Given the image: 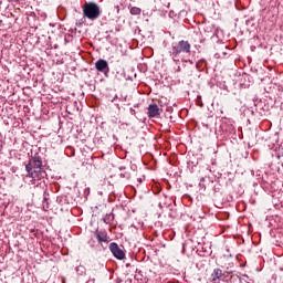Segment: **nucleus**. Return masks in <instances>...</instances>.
<instances>
[{
  "mask_svg": "<svg viewBox=\"0 0 283 283\" xmlns=\"http://www.w3.org/2000/svg\"><path fill=\"white\" fill-rule=\"evenodd\" d=\"M25 171L28 172L27 178H32V180H41V178H44L45 171H43L41 157L36 155L33 156L25 165Z\"/></svg>",
  "mask_w": 283,
  "mask_h": 283,
  "instance_id": "f257e3e1",
  "label": "nucleus"
},
{
  "mask_svg": "<svg viewBox=\"0 0 283 283\" xmlns=\"http://www.w3.org/2000/svg\"><path fill=\"white\" fill-rule=\"evenodd\" d=\"M169 54L176 63L182 59V54H191V43L186 40L175 42L169 50Z\"/></svg>",
  "mask_w": 283,
  "mask_h": 283,
  "instance_id": "f03ea898",
  "label": "nucleus"
},
{
  "mask_svg": "<svg viewBox=\"0 0 283 283\" xmlns=\"http://www.w3.org/2000/svg\"><path fill=\"white\" fill-rule=\"evenodd\" d=\"M84 19L96 21L101 17V7L96 2H85L82 7Z\"/></svg>",
  "mask_w": 283,
  "mask_h": 283,
  "instance_id": "7ed1b4c3",
  "label": "nucleus"
},
{
  "mask_svg": "<svg viewBox=\"0 0 283 283\" xmlns=\"http://www.w3.org/2000/svg\"><path fill=\"white\" fill-rule=\"evenodd\" d=\"M95 70L107 76L109 74V64L104 59H99L95 62Z\"/></svg>",
  "mask_w": 283,
  "mask_h": 283,
  "instance_id": "20e7f679",
  "label": "nucleus"
},
{
  "mask_svg": "<svg viewBox=\"0 0 283 283\" xmlns=\"http://www.w3.org/2000/svg\"><path fill=\"white\" fill-rule=\"evenodd\" d=\"M109 251L117 260H125V252L118 247L116 242L109 244Z\"/></svg>",
  "mask_w": 283,
  "mask_h": 283,
  "instance_id": "39448f33",
  "label": "nucleus"
},
{
  "mask_svg": "<svg viewBox=\"0 0 283 283\" xmlns=\"http://www.w3.org/2000/svg\"><path fill=\"white\" fill-rule=\"evenodd\" d=\"M222 277H224V273H222V270L220 268H217L212 271L210 275V282L220 283Z\"/></svg>",
  "mask_w": 283,
  "mask_h": 283,
  "instance_id": "423d86ee",
  "label": "nucleus"
},
{
  "mask_svg": "<svg viewBox=\"0 0 283 283\" xmlns=\"http://www.w3.org/2000/svg\"><path fill=\"white\" fill-rule=\"evenodd\" d=\"M95 238H96L98 244H103V242L105 244H109V237L107 235V232H105V231L96 230L95 231Z\"/></svg>",
  "mask_w": 283,
  "mask_h": 283,
  "instance_id": "0eeeda50",
  "label": "nucleus"
},
{
  "mask_svg": "<svg viewBox=\"0 0 283 283\" xmlns=\"http://www.w3.org/2000/svg\"><path fill=\"white\" fill-rule=\"evenodd\" d=\"M148 118H156V116H160V108L156 104H150L148 106Z\"/></svg>",
  "mask_w": 283,
  "mask_h": 283,
  "instance_id": "6e6552de",
  "label": "nucleus"
},
{
  "mask_svg": "<svg viewBox=\"0 0 283 283\" xmlns=\"http://www.w3.org/2000/svg\"><path fill=\"white\" fill-rule=\"evenodd\" d=\"M142 12H143V10L138 7L130 8V14H133L134 17L140 15Z\"/></svg>",
  "mask_w": 283,
  "mask_h": 283,
  "instance_id": "1a4fd4ad",
  "label": "nucleus"
},
{
  "mask_svg": "<svg viewBox=\"0 0 283 283\" xmlns=\"http://www.w3.org/2000/svg\"><path fill=\"white\" fill-rule=\"evenodd\" d=\"M103 220H104L105 224H109L111 222L114 221V213L106 214Z\"/></svg>",
  "mask_w": 283,
  "mask_h": 283,
  "instance_id": "9d476101",
  "label": "nucleus"
},
{
  "mask_svg": "<svg viewBox=\"0 0 283 283\" xmlns=\"http://www.w3.org/2000/svg\"><path fill=\"white\" fill-rule=\"evenodd\" d=\"M120 177H122V178H126L127 180H129V178H132V176L129 175V172L120 174Z\"/></svg>",
  "mask_w": 283,
  "mask_h": 283,
  "instance_id": "9b49d317",
  "label": "nucleus"
},
{
  "mask_svg": "<svg viewBox=\"0 0 283 283\" xmlns=\"http://www.w3.org/2000/svg\"><path fill=\"white\" fill-rule=\"evenodd\" d=\"M196 67H197V70H200V62L196 63Z\"/></svg>",
  "mask_w": 283,
  "mask_h": 283,
  "instance_id": "f8f14e48",
  "label": "nucleus"
},
{
  "mask_svg": "<svg viewBox=\"0 0 283 283\" xmlns=\"http://www.w3.org/2000/svg\"><path fill=\"white\" fill-rule=\"evenodd\" d=\"M188 63H190L191 65H193V61L189 60Z\"/></svg>",
  "mask_w": 283,
  "mask_h": 283,
  "instance_id": "ddd939ff",
  "label": "nucleus"
},
{
  "mask_svg": "<svg viewBox=\"0 0 283 283\" xmlns=\"http://www.w3.org/2000/svg\"><path fill=\"white\" fill-rule=\"evenodd\" d=\"M119 169H120V171H123V169H125V167H120Z\"/></svg>",
  "mask_w": 283,
  "mask_h": 283,
  "instance_id": "4468645a",
  "label": "nucleus"
},
{
  "mask_svg": "<svg viewBox=\"0 0 283 283\" xmlns=\"http://www.w3.org/2000/svg\"><path fill=\"white\" fill-rule=\"evenodd\" d=\"M138 182H143V179H138Z\"/></svg>",
  "mask_w": 283,
  "mask_h": 283,
  "instance_id": "2eb2a0df",
  "label": "nucleus"
},
{
  "mask_svg": "<svg viewBox=\"0 0 283 283\" xmlns=\"http://www.w3.org/2000/svg\"><path fill=\"white\" fill-rule=\"evenodd\" d=\"M182 61H185V63H187V62H188L187 60H182Z\"/></svg>",
  "mask_w": 283,
  "mask_h": 283,
  "instance_id": "dca6fc26",
  "label": "nucleus"
}]
</instances>
